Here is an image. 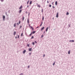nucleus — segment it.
I'll return each instance as SVG.
<instances>
[{
    "mask_svg": "<svg viewBox=\"0 0 75 75\" xmlns=\"http://www.w3.org/2000/svg\"><path fill=\"white\" fill-rule=\"evenodd\" d=\"M3 20H4V21L5 20L4 19H5V18H6V17H5L4 16H3Z\"/></svg>",
    "mask_w": 75,
    "mask_h": 75,
    "instance_id": "obj_1",
    "label": "nucleus"
},
{
    "mask_svg": "<svg viewBox=\"0 0 75 75\" xmlns=\"http://www.w3.org/2000/svg\"><path fill=\"white\" fill-rule=\"evenodd\" d=\"M56 17H57V18H58V13H57Z\"/></svg>",
    "mask_w": 75,
    "mask_h": 75,
    "instance_id": "obj_2",
    "label": "nucleus"
},
{
    "mask_svg": "<svg viewBox=\"0 0 75 75\" xmlns=\"http://www.w3.org/2000/svg\"><path fill=\"white\" fill-rule=\"evenodd\" d=\"M26 52V50H24V51L23 52V54H25Z\"/></svg>",
    "mask_w": 75,
    "mask_h": 75,
    "instance_id": "obj_3",
    "label": "nucleus"
},
{
    "mask_svg": "<svg viewBox=\"0 0 75 75\" xmlns=\"http://www.w3.org/2000/svg\"><path fill=\"white\" fill-rule=\"evenodd\" d=\"M32 50V48H30L29 49V51H31Z\"/></svg>",
    "mask_w": 75,
    "mask_h": 75,
    "instance_id": "obj_4",
    "label": "nucleus"
},
{
    "mask_svg": "<svg viewBox=\"0 0 75 75\" xmlns=\"http://www.w3.org/2000/svg\"><path fill=\"white\" fill-rule=\"evenodd\" d=\"M22 20L23 21H24V17H23V18H22Z\"/></svg>",
    "mask_w": 75,
    "mask_h": 75,
    "instance_id": "obj_5",
    "label": "nucleus"
},
{
    "mask_svg": "<svg viewBox=\"0 0 75 75\" xmlns=\"http://www.w3.org/2000/svg\"><path fill=\"white\" fill-rule=\"evenodd\" d=\"M58 3V2H57V1H56L55 3V4L56 6H57V4Z\"/></svg>",
    "mask_w": 75,
    "mask_h": 75,
    "instance_id": "obj_6",
    "label": "nucleus"
},
{
    "mask_svg": "<svg viewBox=\"0 0 75 75\" xmlns=\"http://www.w3.org/2000/svg\"><path fill=\"white\" fill-rule=\"evenodd\" d=\"M74 40H70L69 42H74Z\"/></svg>",
    "mask_w": 75,
    "mask_h": 75,
    "instance_id": "obj_7",
    "label": "nucleus"
},
{
    "mask_svg": "<svg viewBox=\"0 0 75 75\" xmlns=\"http://www.w3.org/2000/svg\"><path fill=\"white\" fill-rule=\"evenodd\" d=\"M23 8V6H21L19 8V9H21V8Z\"/></svg>",
    "mask_w": 75,
    "mask_h": 75,
    "instance_id": "obj_8",
    "label": "nucleus"
},
{
    "mask_svg": "<svg viewBox=\"0 0 75 75\" xmlns=\"http://www.w3.org/2000/svg\"><path fill=\"white\" fill-rule=\"evenodd\" d=\"M21 11H22V10H20L19 11V13H21Z\"/></svg>",
    "mask_w": 75,
    "mask_h": 75,
    "instance_id": "obj_9",
    "label": "nucleus"
},
{
    "mask_svg": "<svg viewBox=\"0 0 75 75\" xmlns=\"http://www.w3.org/2000/svg\"><path fill=\"white\" fill-rule=\"evenodd\" d=\"M71 52V50H69L68 51V54H70V52Z\"/></svg>",
    "mask_w": 75,
    "mask_h": 75,
    "instance_id": "obj_10",
    "label": "nucleus"
},
{
    "mask_svg": "<svg viewBox=\"0 0 75 75\" xmlns=\"http://www.w3.org/2000/svg\"><path fill=\"white\" fill-rule=\"evenodd\" d=\"M29 2H30V0H29L27 2V4H28V3H29Z\"/></svg>",
    "mask_w": 75,
    "mask_h": 75,
    "instance_id": "obj_11",
    "label": "nucleus"
},
{
    "mask_svg": "<svg viewBox=\"0 0 75 75\" xmlns=\"http://www.w3.org/2000/svg\"><path fill=\"white\" fill-rule=\"evenodd\" d=\"M43 29H44V27H43L41 29V31H42V30H43Z\"/></svg>",
    "mask_w": 75,
    "mask_h": 75,
    "instance_id": "obj_12",
    "label": "nucleus"
},
{
    "mask_svg": "<svg viewBox=\"0 0 75 75\" xmlns=\"http://www.w3.org/2000/svg\"><path fill=\"white\" fill-rule=\"evenodd\" d=\"M48 27H47V28L46 30V31H48Z\"/></svg>",
    "mask_w": 75,
    "mask_h": 75,
    "instance_id": "obj_13",
    "label": "nucleus"
},
{
    "mask_svg": "<svg viewBox=\"0 0 75 75\" xmlns=\"http://www.w3.org/2000/svg\"><path fill=\"white\" fill-rule=\"evenodd\" d=\"M35 31H33L32 32V33L33 34H35Z\"/></svg>",
    "mask_w": 75,
    "mask_h": 75,
    "instance_id": "obj_14",
    "label": "nucleus"
},
{
    "mask_svg": "<svg viewBox=\"0 0 75 75\" xmlns=\"http://www.w3.org/2000/svg\"><path fill=\"white\" fill-rule=\"evenodd\" d=\"M44 16L42 17V21H44Z\"/></svg>",
    "mask_w": 75,
    "mask_h": 75,
    "instance_id": "obj_15",
    "label": "nucleus"
},
{
    "mask_svg": "<svg viewBox=\"0 0 75 75\" xmlns=\"http://www.w3.org/2000/svg\"><path fill=\"white\" fill-rule=\"evenodd\" d=\"M16 26V23H15L14 25V26L15 27Z\"/></svg>",
    "mask_w": 75,
    "mask_h": 75,
    "instance_id": "obj_16",
    "label": "nucleus"
},
{
    "mask_svg": "<svg viewBox=\"0 0 75 75\" xmlns=\"http://www.w3.org/2000/svg\"><path fill=\"white\" fill-rule=\"evenodd\" d=\"M13 34L14 35H15L16 34V32H14Z\"/></svg>",
    "mask_w": 75,
    "mask_h": 75,
    "instance_id": "obj_17",
    "label": "nucleus"
},
{
    "mask_svg": "<svg viewBox=\"0 0 75 75\" xmlns=\"http://www.w3.org/2000/svg\"><path fill=\"white\" fill-rule=\"evenodd\" d=\"M27 22H28V23L29 24V19H28H28Z\"/></svg>",
    "mask_w": 75,
    "mask_h": 75,
    "instance_id": "obj_18",
    "label": "nucleus"
},
{
    "mask_svg": "<svg viewBox=\"0 0 75 75\" xmlns=\"http://www.w3.org/2000/svg\"><path fill=\"white\" fill-rule=\"evenodd\" d=\"M37 6L38 7H41V6H40V5H38Z\"/></svg>",
    "mask_w": 75,
    "mask_h": 75,
    "instance_id": "obj_19",
    "label": "nucleus"
},
{
    "mask_svg": "<svg viewBox=\"0 0 75 75\" xmlns=\"http://www.w3.org/2000/svg\"><path fill=\"white\" fill-rule=\"evenodd\" d=\"M30 4H32V1H31L30 3Z\"/></svg>",
    "mask_w": 75,
    "mask_h": 75,
    "instance_id": "obj_20",
    "label": "nucleus"
},
{
    "mask_svg": "<svg viewBox=\"0 0 75 75\" xmlns=\"http://www.w3.org/2000/svg\"><path fill=\"white\" fill-rule=\"evenodd\" d=\"M69 13H68V12H67V14H66V15H69Z\"/></svg>",
    "mask_w": 75,
    "mask_h": 75,
    "instance_id": "obj_21",
    "label": "nucleus"
},
{
    "mask_svg": "<svg viewBox=\"0 0 75 75\" xmlns=\"http://www.w3.org/2000/svg\"><path fill=\"white\" fill-rule=\"evenodd\" d=\"M55 62H54V63H53V65H55Z\"/></svg>",
    "mask_w": 75,
    "mask_h": 75,
    "instance_id": "obj_22",
    "label": "nucleus"
},
{
    "mask_svg": "<svg viewBox=\"0 0 75 75\" xmlns=\"http://www.w3.org/2000/svg\"><path fill=\"white\" fill-rule=\"evenodd\" d=\"M23 33H22L21 34V36L22 37V36H23Z\"/></svg>",
    "mask_w": 75,
    "mask_h": 75,
    "instance_id": "obj_23",
    "label": "nucleus"
},
{
    "mask_svg": "<svg viewBox=\"0 0 75 75\" xmlns=\"http://www.w3.org/2000/svg\"><path fill=\"white\" fill-rule=\"evenodd\" d=\"M27 46H28V47H29L30 46V45L28 44L27 45Z\"/></svg>",
    "mask_w": 75,
    "mask_h": 75,
    "instance_id": "obj_24",
    "label": "nucleus"
},
{
    "mask_svg": "<svg viewBox=\"0 0 75 75\" xmlns=\"http://www.w3.org/2000/svg\"><path fill=\"white\" fill-rule=\"evenodd\" d=\"M33 45H34V44H35V43L34 42H33L32 43Z\"/></svg>",
    "mask_w": 75,
    "mask_h": 75,
    "instance_id": "obj_25",
    "label": "nucleus"
},
{
    "mask_svg": "<svg viewBox=\"0 0 75 75\" xmlns=\"http://www.w3.org/2000/svg\"><path fill=\"white\" fill-rule=\"evenodd\" d=\"M32 35V33H31L29 35L31 36Z\"/></svg>",
    "mask_w": 75,
    "mask_h": 75,
    "instance_id": "obj_26",
    "label": "nucleus"
},
{
    "mask_svg": "<svg viewBox=\"0 0 75 75\" xmlns=\"http://www.w3.org/2000/svg\"><path fill=\"white\" fill-rule=\"evenodd\" d=\"M18 38H20V36H19V35H18Z\"/></svg>",
    "mask_w": 75,
    "mask_h": 75,
    "instance_id": "obj_27",
    "label": "nucleus"
},
{
    "mask_svg": "<svg viewBox=\"0 0 75 75\" xmlns=\"http://www.w3.org/2000/svg\"><path fill=\"white\" fill-rule=\"evenodd\" d=\"M42 13H43V9H42Z\"/></svg>",
    "mask_w": 75,
    "mask_h": 75,
    "instance_id": "obj_28",
    "label": "nucleus"
},
{
    "mask_svg": "<svg viewBox=\"0 0 75 75\" xmlns=\"http://www.w3.org/2000/svg\"><path fill=\"white\" fill-rule=\"evenodd\" d=\"M42 23H41V24L40 25V27H41V25H42Z\"/></svg>",
    "mask_w": 75,
    "mask_h": 75,
    "instance_id": "obj_29",
    "label": "nucleus"
},
{
    "mask_svg": "<svg viewBox=\"0 0 75 75\" xmlns=\"http://www.w3.org/2000/svg\"><path fill=\"white\" fill-rule=\"evenodd\" d=\"M44 37V35H42V36H41V37H42H42Z\"/></svg>",
    "mask_w": 75,
    "mask_h": 75,
    "instance_id": "obj_30",
    "label": "nucleus"
},
{
    "mask_svg": "<svg viewBox=\"0 0 75 75\" xmlns=\"http://www.w3.org/2000/svg\"><path fill=\"white\" fill-rule=\"evenodd\" d=\"M29 55H31V53H29Z\"/></svg>",
    "mask_w": 75,
    "mask_h": 75,
    "instance_id": "obj_31",
    "label": "nucleus"
},
{
    "mask_svg": "<svg viewBox=\"0 0 75 75\" xmlns=\"http://www.w3.org/2000/svg\"><path fill=\"white\" fill-rule=\"evenodd\" d=\"M33 38H34V36H33L32 38H31V39H33Z\"/></svg>",
    "mask_w": 75,
    "mask_h": 75,
    "instance_id": "obj_32",
    "label": "nucleus"
},
{
    "mask_svg": "<svg viewBox=\"0 0 75 75\" xmlns=\"http://www.w3.org/2000/svg\"><path fill=\"white\" fill-rule=\"evenodd\" d=\"M49 7H51V5H49Z\"/></svg>",
    "mask_w": 75,
    "mask_h": 75,
    "instance_id": "obj_33",
    "label": "nucleus"
},
{
    "mask_svg": "<svg viewBox=\"0 0 75 75\" xmlns=\"http://www.w3.org/2000/svg\"><path fill=\"white\" fill-rule=\"evenodd\" d=\"M35 43L36 44H37V41H35Z\"/></svg>",
    "mask_w": 75,
    "mask_h": 75,
    "instance_id": "obj_34",
    "label": "nucleus"
},
{
    "mask_svg": "<svg viewBox=\"0 0 75 75\" xmlns=\"http://www.w3.org/2000/svg\"><path fill=\"white\" fill-rule=\"evenodd\" d=\"M20 23H21V21H19V24H20Z\"/></svg>",
    "mask_w": 75,
    "mask_h": 75,
    "instance_id": "obj_35",
    "label": "nucleus"
},
{
    "mask_svg": "<svg viewBox=\"0 0 75 75\" xmlns=\"http://www.w3.org/2000/svg\"><path fill=\"white\" fill-rule=\"evenodd\" d=\"M30 66H28V68H30Z\"/></svg>",
    "mask_w": 75,
    "mask_h": 75,
    "instance_id": "obj_36",
    "label": "nucleus"
},
{
    "mask_svg": "<svg viewBox=\"0 0 75 75\" xmlns=\"http://www.w3.org/2000/svg\"><path fill=\"white\" fill-rule=\"evenodd\" d=\"M54 3V2H52V5H53V4Z\"/></svg>",
    "mask_w": 75,
    "mask_h": 75,
    "instance_id": "obj_37",
    "label": "nucleus"
},
{
    "mask_svg": "<svg viewBox=\"0 0 75 75\" xmlns=\"http://www.w3.org/2000/svg\"><path fill=\"white\" fill-rule=\"evenodd\" d=\"M52 7L53 8H55V7L54 6H53Z\"/></svg>",
    "mask_w": 75,
    "mask_h": 75,
    "instance_id": "obj_38",
    "label": "nucleus"
},
{
    "mask_svg": "<svg viewBox=\"0 0 75 75\" xmlns=\"http://www.w3.org/2000/svg\"><path fill=\"white\" fill-rule=\"evenodd\" d=\"M22 27V26H21L20 27V28H21Z\"/></svg>",
    "mask_w": 75,
    "mask_h": 75,
    "instance_id": "obj_39",
    "label": "nucleus"
},
{
    "mask_svg": "<svg viewBox=\"0 0 75 75\" xmlns=\"http://www.w3.org/2000/svg\"><path fill=\"white\" fill-rule=\"evenodd\" d=\"M45 55L44 54V55H43V57H45Z\"/></svg>",
    "mask_w": 75,
    "mask_h": 75,
    "instance_id": "obj_40",
    "label": "nucleus"
},
{
    "mask_svg": "<svg viewBox=\"0 0 75 75\" xmlns=\"http://www.w3.org/2000/svg\"><path fill=\"white\" fill-rule=\"evenodd\" d=\"M47 3H49V1H47Z\"/></svg>",
    "mask_w": 75,
    "mask_h": 75,
    "instance_id": "obj_41",
    "label": "nucleus"
},
{
    "mask_svg": "<svg viewBox=\"0 0 75 75\" xmlns=\"http://www.w3.org/2000/svg\"><path fill=\"white\" fill-rule=\"evenodd\" d=\"M31 28L32 29L33 28V27L32 26H31Z\"/></svg>",
    "mask_w": 75,
    "mask_h": 75,
    "instance_id": "obj_42",
    "label": "nucleus"
},
{
    "mask_svg": "<svg viewBox=\"0 0 75 75\" xmlns=\"http://www.w3.org/2000/svg\"><path fill=\"white\" fill-rule=\"evenodd\" d=\"M31 28L32 29L33 28V27L32 26H31Z\"/></svg>",
    "mask_w": 75,
    "mask_h": 75,
    "instance_id": "obj_43",
    "label": "nucleus"
},
{
    "mask_svg": "<svg viewBox=\"0 0 75 75\" xmlns=\"http://www.w3.org/2000/svg\"><path fill=\"white\" fill-rule=\"evenodd\" d=\"M39 28V27L38 26L36 28Z\"/></svg>",
    "mask_w": 75,
    "mask_h": 75,
    "instance_id": "obj_44",
    "label": "nucleus"
},
{
    "mask_svg": "<svg viewBox=\"0 0 75 75\" xmlns=\"http://www.w3.org/2000/svg\"><path fill=\"white\" fill-rule=\"evenodd\" d=\"M4 0H1V1L3 2V1Z\"/></svg>",
    "mask_w": 75,
    "mask_h": 75,
    "instance_id": "obj_45",
    "label": "nucleus"
},
{
    "mask_svg": "<svg viewBox=\"0 0 75 75\" xmlns=\"http://www.w3.org/2000/svg\"><path fill=\"white\" fill-rule=\"evenodd\" d=\"M17 25H18V23H17Z\"/></svg>",
    "mask_w": 75,
    "mask_h": 75,
    "instance_id": "obj_46",
    "label": "nucleus"
},
{
    "mask_svg": "<svg viewBox=\"0 0 75 75\" xmlns=\"http://www.w3.org/2000/svg\"><path fill=\"white\" fill-rule=\"evenodd\" d=\"M32 30H34V28H33V29L32 28Z\"/></svg>",
    "mask_w": 75,
    "mask_h": 75,
    "instance_id": "obj_47",
    "label": "nucleus"
},
{
    "mask_svg": "<svg viewBox=\"0 0 75 75\" xmlns=\"http://www.w3.org/2000/svg\"><path fill=\"white\" fill-rule=\"evenodd\" d=\"M16 38H17V37H16Z\"/></svg>",
    "mask_w": 75,
    "mask_h": 75,
    "instance_id": "obj_48",
    "label": "nucleus"
},
{
    "mask_svg": "<svg viewBox=\"0 0 75 75\" xmlns=\"http://www.w3.org/2000/svg\"><path fill=\"white\" fill-rule=\"evenodd\" d=\"M27 7H28V6H27Z\"/></svg>",
    "mask_w": 75,
    "mask_h": 75,
    "instance_id": "obj_49",
    "label": "nucleus"
},
{
    "mask_svg": "<svg viewBox=\"0 0 75 75\" xmlns=\"http://www.w3.org/2000/svg\"><path fill=\"white\" fill-rule=\"evenodd\" d=\"M45 33V32H44V34Z\"/></svg>",
    "mask_w": 75,
    "mask_h": 75,
    "instance_id": "obj_50",
    "label": "nucleus"
},
{
    "mask_svg": "<svg viewBox=\"0 0 75 75\" xmlns=\"http://www.w3.org/2000/svg\"><path fill=\"white\" fill-rule=\"evenodd\" d=\"M53 20H54V18H53Z\"/></svg>",
    "mask_w": 75,
    "mask_h": 75,
    "instance_id": "obj_51",
    "label": "nucleus"
},
{
    "mask_svg": "<svg viewBox=\"0 0 75 75\" xmlns=\"http://www.w3.org/2000/svg\"><path fill=\"white\" fill-rule=\"evenodd\" d=\"M29 26H30V25H29Z\"/></svg>",
    "mask_w": 75,
    "mask_h": 75,
    "instance_id": "obj_52",
    "label": "nucleus"
},
{
    "mask_svg": "<svg viewBox=\"0 0 75 75\" xmlns=\"http://www.w3.org/2000/svg\"><path fill=\"white\" fill-rule=\"evenodd\" d=\"M50 27L49 26V28H50Z\"/></svg>",
    "mask_w": 75,
    "mask_h": 75,
    "instance_id": "obj_53",
    "label": "nucleus"
}]
</instances>
